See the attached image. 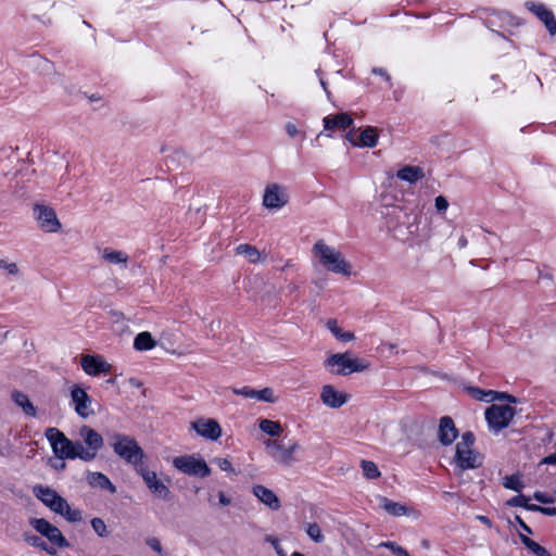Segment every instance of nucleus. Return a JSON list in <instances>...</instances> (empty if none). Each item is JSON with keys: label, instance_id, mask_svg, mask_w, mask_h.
<instances>
[{"label": "nucleus", "instance_id": "1", "mask_svg": "<svg viewBox=\"0 0 556 556\" xmlns=\"http://www.w3.org/2000/svg\"><path fill=\"white\" fill-rule=\"evenodd\" d=\"M34 493L46 506L68 521L76 522L81 520L80 510L72 509L67 501L49 486L36 485Z\"/></svg>", "mask_w": 556, "mask_h": 556}, {"label": "nucleus", "instance_id": "2", "mask_svg": "<svg viewBox=\"0 0 556 556\" xmlns=\"http://www.w3.org/2000/svg\"><path fill=\"white\" fill-rule=\"evenodd\" d=\"M313 252L326 269L344 276L351 275V266L342 257L341 253L325 244L321 240L314 244Z\"/></svg>", "mask_w": 556, "mask_h": 556}, {"label": "nucleus", "instance_id": "3", "mask_svg": "<svg viewBox=\"0 0 556 556\" xmlns=\"http://www.w3.org/2000/svg\"><path fill=\"white\" fill-rule=\"evenodd\" d=\"M46 438L50 442L54 455L64 459L79 458L81 453L79 452L80 441H72L56 428H48L45 432Z\"/></svg>", "mask_w": 556, "mask_h": 556}, {"label": "nucleus", "instance_id": "4", "mask_svg": "<svg viewBox=\"0 0 556 556\" xmlns=\"http://www.w3.org/2000/svg\"><path fill=\"white\" fill-rule=\"evenodd\" d=\"M111 445L121 458L137 468L141 466L143 452L135 439L125 434L113 433L111 435Z\"/></svg>", "mask_w": 556, "mask_h": 556}, {"label": "nucleus", "instance_id": "5", "mask_svg": "<svg viewBox=\"0 0 556 556\" xmlns=\"http://www.w3.org/2000/svg\"><path fill=\"white\" fill-rule=\"evenodd\" d=\"M266 453L278 464L291 466L296 459L294 453L300 448L296 441H289L285 444L277 439H267L265 442Z\"/></svg>", "mask_w": 556, "mask_h": 556}, {"label": "nucleus", "instance_id": "6", "mask_svg": "<svg viewBox=\"0 0 556 556\" xmlns=\"http://www.w3.org/2000/svg\"><path fill=\"white\" fill-rule=\"evenodd\" d=\"M479 17L489 29L496 33L497 36L502 38H505V36L503 33L498 31L497 28L509 30V28L517 27L519 25V22L515 16L504 11L483 10Z\"/></svg>", "mask_w": 556, "mask_h": 556}, {"label": "nucleus", "instance_id": "7", "mask_svg": "<svg viewBox=\"0 0 556 556\" xmlns=\"http://www.w3.org/2000/svg\"><path fill=\"white\" fill-rule=\"evenodd\" d=\"M328 366H338L334 371L337 375L346 376L352 372H361L369 367L368 362L361 358H351L349 353L332 354L327 359Z\"/></svg>", "mask_w": 556, "mask_h": 556}, {"label": "nucleus", "instance_id": "8", "mask_svg": "<svg viewBox=\"0 0 556 556\" xmlns=\"http://www.w3.org/2000/svg\"><path fill=\"white\" fill-rule=\"evenodd\" d=\"M30 526L49 541V546L64 548L70 545L60 529L43 518H31Z\"/></svg>", "mask_w": 556, "mask_h": 556}, {"label": "nucleus", "instance_id": "9", "mask_svg": "<svg viewBox=\"0 0 556 556\" xmlns=\"http://www.w3.org/2000/svg\"><path fill=\"white\" fill-rule=\"evenodd\" d=\"M514 416L515 409L509 405L492 404L485 410L488 425L495 432L508 427Z\"/></svg>", "mask_w": 556, "mask_h": 556}, {"label": "nucleus", "instance_id": "10", "mask_svg": "<svg viewBox=\"0 0 556 556\" xmlns=\"http://www.w3.org/2000/svg\"><path fill=\"white\" fill-rule=\"evenodd\" d=\"M79 437L87 445V447H84L83 443L80 442V447L78 448L81 453L80 459L90 462L96 457L98 451L102 447L103 439L100 433L88 426H83L79 429Z\"/></svg>", "mask_w": 556, "mask_h": 556}, {"label": "nucleus", "instance_id": "11", "mask_svg": "<svg viewBox=\"0 0 556 556\" xmlns=\"http://www.w3.org/2000/svg\"><path fill=\"white\" fill-rule=\"evenodd\" d=\"M173 465L179 471L189 476L207 477L211 473V469L206 463L202 459L195 458L192 455L175 457Z\"/></svg>", "mask_w": 556, "mask_h": 556}, {"label": "nucleus", "instance_id": "12", "mask_svg": "<svg viewBox=\"0 0 556 556\" xmlns=\"http://www.w3.org/2000/svg\"><path fill=\"white\" fill-rule=\"evenodd\" d=\"M391 218L396 220V225L394 228L401 230V227L406 228L407 235H414L418 231V224L420 219V215L416 211H407L402 207L393 208L392 213L389 214Z\"/></svg>", "mask_w": 556, "mask_h": 556}, {"label": "nucleus", "instance_id": "13", "mask_svg": "<svg viewBox=\"0 0 556 556\" xmlns=\"http://www.w3.org/2000/svg\"><path fill=\"white\" fill-rule=\"evenodd\" d=\"M287 189L278 184H269L266 186L263 195V205L267 208L279 210L288 203Z\"/></svg>", "mask_w": 556, "mask_h": 556}, {"label": "nucleus", "instance_id": "14", "mask_svg": "<svg viewBox=\"0 0 556 556\" xmlns=\"http://www.w3.org/2000/svg\"><path fill=\"white\" fill-rule=\"evenodd\" d=\"M345 139L355 147L374 148L378 142V131L372 126L365 127L359 134L353 128L345 135Z\"/></svg>", "mask_w": 556, "mask_h": 556}, {"label": "nucleus", "instance_id": "15", "mask_svg": "<svg viewBox=\"0 0 556 556\" xmlns=\"http://www.w3.org/2000/svg\"><path fill=\"white\" fill-rule=\"evenodd\" d=\"M34 214L45 231L55 232L60 229L61 224L56 218L55 212L48 206L36 204L34 206Z\"/></svg>", "mask_w": 556, "mask_h": 556}, {"label": "nucleus", "instance_id": "16", "mask_svg": "<svg viewBox=\"0 0 556 556\" xmlns=\"http://www.w3.org/2000/svg\"><path fill=\"white\" fill-rule=\"evenodd\" d=\"M138 472L142 477L144 483L149 488V490L162 500H169L170 491L168 488L157 479V476L154 471H151L147 468L140 466L137 468Z\"/></svg>", "mask_w": 556, "mask_h": 556}, {"label": "nucleus", "instance_id": "17", "mask_svg": "<svg viewBox=\"0 0 556 556\" xmlns=\"http://www.w3.org/2000/svg\"><path fill=\"white\" fill-rule=\"evenodd\" d=\"M71 399L75 412L83 418H87L93 412L91 409V400L87 392L79 386H74L71 390Z\"/></svg>", "mask_w": 556, "mask_h": 556}, {"label": "nucleus", "instance_id": "18", "mask_svg": "<svg viewBox=\"0 0 556 556\" xmlns=\"http://www.w3.org/2000/svg\"><path fill=\"white\" fill-rule=\"evenodd\" d=\"M526 7L545 25L552 36L556 34V18L549 9H547L543 3H535L531 1L527 2Z\"/></svg>", "mask_w": 556, "mask_h": 556}, {"label": "nucleus", "instance_id": "19", "mask_svg": "<svg viewBox=\"0 0 556 556\" xmlns=\"http://www.w3.org/2000/svg\"><path fill=\"white\" fill-rule=\"evenodd\" d=\"M197 433L208 440H217L222 435V428L215 419L200 418L192 422Z\"/></svg>", "mask_w": 556, "mask_h": 556}, {"label": "nucleus", "instance_id": "20", "mask_svg": "<svg viewBox=\"0 0 556 556\" xmlns=\"http://www.w3.org/2000/svg\"><path fill=\"white\" fill-rule=\"evenodd\" d=\"M83 369L91 376H97L101 372H109L111 365L106 363L101 356L83 355L81 357Z\"/></svg>", "mask_w": 556, "mask_h": 556}, {"label": "nucleus", "instance_id": "21", "mask_svg": "<svg viewBox=\"0 0 556 556\" xmlns=\"http://www.w3.org/2000/svg\"><path fill=\"white\" fill-rule=\"evenodd\" d=\"M458 435V430L455 427L453 419L444 416L440 419L438 438L443 445H450Z\"/></svg>", "mask_w": 556, "mask_h": 556}, {"label": "nucleus", "instance_id": "22", "mask_svg": "<svg viewBox=\"0 0 556 556\" xmlns=\"http://www.w3.org/2000/svg\"><path fill=\"white\" fill-rule=\"evenodd\" d=\"M320 397L323 403L331 408L341 407L346 402V395L337 391L330 384L323 387Z\"/></svg>", "mask_w": 556, "mask_h": 556}, {"label": "nucleus", "instance_id": "23", "mask_svg": "<svg viewBox=\"0 0 556 556\" xmlns=\"http://www.w3.org/2000/svg\"><path fill=\"white\" fill-rule=\"evenodd\" d=\"M472 446L462 447L456 445V462L462 469H470L479 466L478 457L471 450Z\"/></svg>", "mask_w": 556, "mask_h": 556}, {"label": "nucleus", "instance_id": "24", "mask_svg": "<svg viewBox=\"0 0 556 556\" xmlns=\"http://www.w3.org/2000/svg\"><path fill=\"white\" fill-rule=\"evenodd\" d=\"M323 122L325 130H333L336 128L344 130L353 125V118L346 113L328 115L324 117Z\"/></svg>", "mask_w": 556, "mask_h": 556}, {"label": "nucleus", "instance_id": "25", "mask_svg": "<svg viewBox=\"0 0 556 556\" xmlns=\"http://www.w3.org/2000/svg\"><path fill=\"white\" fill-rule=\"evenodd\" d=\"M252 493L270 509L277 510L280 508V501L277 495L264 485L253 486Z\"/></svg>", "mask_w": 556, "mask_h": 556}, {"label": "nucleus", "instance_id": "26", "mask_svg": "<svg viewBox=\"0 0 556 556\" xmlns=\"http://www.w3.org/2000/svg\"><path fill=\"white\" fill-rule=\"evenodd\" d=\"M23 538L28 545L40 548L41 551L47 552L49 555L54 556L58 553L56 548H54L53 546H49L48 543H46L40 536L34 533L25 532L23 534Z\"/></svg>", "mask_w": 556, "mask_h": 556}, {"label": "nucleus", "instance_id": "27", "mask_svg": "<svg viewBox=\"0 0 556 556\" xmlns=\"http://www.w3.org/2000/svg\"><path fill=\"white\" fill-rule=\"evenodd\" d=\"M12 400L14 401V403L17 406H20L24 410V413L26 415H29V416L36 415V408L25 393H23L21 391H14L12 393Z\"/></svg>", "mask_w": 556, "mask_h": 556}, {"label": "nucleus", "instance_id": "28", "mask_svg": "<svg viewBox=\"0 0 556 556\" xmlns=\"http://www.w3.org/2000/svg\"><path fill=\"white\" fill-rule=\"evenodd\" d=\"M89 484L94 488H100L102 490H110L111 493H114L115 486L111 483L109 478L101 472H92L88 477Z\"/></svg>", "mask_w": 556, "mask_h": 556}, {"label": "nucleus", "instance_id": "29", "mask_svg": "<svg viewBox=\"0 0 556 556\" xmlns=\"http://www.w3.org/2000/svg\"><path fill=\"white\" fill-rule=\"evenodd\" d=\"M379 506L392 516H403L407 513L406 506L396 502H392L387 497L379 498Z\"/></svg>", "mask_w": 556, "mask_h": 556}, {"label": "nucleus", "instance_id": "30", "mask_svg": "<svg viewBox=\"0 0 556 556\" xmlns=\"http://www.w3.org/2000/svg\"><path fill=\"white\" fill-rule=\"evenodd\" d=\"M397 177L408 182H416L424 177L422 169L418 166H404L397 172Z\"/></svg>", "mask_w": 556, "mask_h": 556}, {"label": "nucleus", "instance_id": "31", "mask_svg": "<svg viewBox=\"0 0 556 556\" xmlns=\"http://www.w3.org/2000/svg\"><path fill=\"white\" fill-rule=\"evenodd\" d=\"M155 346V341L148 331L140 332L134 340V348L138 351H148Z\"/></svg>", "mask_w": 556, "mask_h": 556}, {"label": "nucleus", "instance_id": "32", "mask_svg": "<svg viewBox=\"0 0 556 556\" xmlns=\"http://www.w3.org/2000/svg\"><path fill=\"white\" fill-rule=\"evenodd\" d=\"M101 253L103 260L111 264H126L128 261V255L122 251L105 248Z\"/></svg>", "mask_w": 556, "mask_h": 556}, {"label": "nucleus", "instance_id": "33", "mask_svg": "<svg viewBox=\"0 0 556 556\" xmlns=\"http://www.w3.org/2000/svg\"><path fill=\"white\" fill-rule=\"evenodd\" d=\"M520 541L522 544L535 556H552L551 553L529 536L520 533Z\"/></svg>", "mask_w": 556, "mask_h": 556}, {"label": "nucleus", "instance_id": "34", "mask_svg": "<svg viewBox=\"0 0 556 556\" xmlns=\"http://www.w3.org/2000/svg\"><path fill=\"white\" fill-rule=\"evenodd\" d=\"M466 391L468 392V394L478 400V401H483V402H492L494 401V391L493 390H482L480 388H477V387H468L466 388Z\"/></svg>", "mask_w": 556, "mask_h": 556}, {"label": "nucleus", "instance_id": "35", "mask_svg": "<svg viewBox=\"0 0 556 556\" xmlns=\"http://www.w3.org/2000/svg\"><path fill=\"white\" fill-rule=\"evenodd\" d=\"M328 329L331 331V333L339 340L343 342H348L354 339V334L350 331H343L338 325L337 320L330 319L327 323Z\"/></svg>", "mask_w": 556, "mask_h": 556}, {"label": "nucleus", "instance_id": "36", "mask_svg": "<svg viewBox=\"0 0 556 556\" xmlns=\"http://www.w3.org/2000/svg\"><path fill=\"white\" fill-rule=\"evenodd\" d=\"M260 429L270 437H279L282 431L281 425L278 421L269 419H261Z\"/></svg>", "mask_w": 556, "mask_h": 556}, {"label": "nucleus", "instance_id": "37", "mask_svg": "<svg viewBox=\"0 0 556 556\" xmlns=\"http://www.w3.org/2000/svg\"><path fill=\"white\" fill-rule=\"evenodd\" d=\"M238 254H243L251 263H256L261 260L260 251L252 245L249 244H240L237 248Z\"/></svg>", "mask_w": 556, "mask_h": 556}, {"label": "nucleus", "instance_id": "38", "mask_svg": "<svg viewBox=\"0 0 556 556\" xmlns=\"http://www.w3.org/2000/svg\"><path fill=\"white\" fill-rule=\"evenodd\" d=\"M361 466L366 478L376 479L380 476V471L374 462L362 460Z\"/></svg>", "mask_w": 556, "mask_h": 556}, {"label": "nucleus", "instance_id": "39", "mask_svg": "<svg viewBox=\"0 0 556 556\" xmlns=\"http://www.w3.org/2000/svg\"><path fill=\"white\" fill-rule=\"evenodd\" d=\"M91 527L99 536L105 538L109 535L106 525L101 518H93L91 520Z\"/></svg>", "mask_w": 556, "mask_h": 556}, {"label": "nucleus", "instance_id": "40", "mask_svg": "<svg viewBox=\"0 0 556 556\" xmlns=\"http://www.w3.org/2000/svg\"><path fill=\"white\" fill-rule=\"evenodd\" d=\"M306 533L315 542H321L324 540V535L317 523H309L306 528Z\"/></svg>", "mask_w": 556, "mask_h": 556}, {"label": "nucleus", "instance_id": "41", "mask_svg": "<svg viewBox=\"0 0 556 556\" xmlns=\"http://www.w3.org/2000/svg\"><path fill=\"white\" fill-rule=\"evenodd\" d=\"M504 486L516 492H520L523 488V484L518 477L510 476L505 478Z\"/></svg>", "mask_w": 556, "mask_h": 556}, {"label": "nucleus", "instance_id": "42", "mask_svg": "<svg viewBox=\"0 0 556 556\" xmlns=\"http://www.w3.org/2000/svg\"><path fill=\"white\" fill-rule=\"evenodd\" d=\"M255 400L268 403L275 402L273 390L269 388H265L260 391L256 390Z\"/></svg>", "mask_w": 556, "mask_h": 556}, {"label": "nucleus", "instance_id": "43", "mask_svg": "<svg viewBox=\"0 0 556 556\" xmlns=\"http://www.w3.org/2000/svg\"><path fill=\"white\" fill-rule=\"evenodd\" d=\"M285 130L288 134V136L291 138L301 137V140L305 139V132L299 130L296 125L293 123H290V122L287 123L285 125Z\"/></svg>", "mask_w": 556, "mask_h": 556}, {"label": "nucleus", "instance_id": "44", "mask_svg": "<svg viewBox=\"0 0 556 556\" xmlns=\"http://www.w3.org/2000/svg\"><path fill=\"white\" fill-rule=\"evenodd\" d=\"M232 392L237 395H242L247 399H255L256 390L251 387L233 388Z\"/></svg>", "mask_w": 556, "mask_h": 556}, {"label": "nucleus", "instance_id": "45", "mask_svg": "<svg viewBox=\"0 0 556 556\" xmlns=\"http://www.w3.org/2000/svg\"><path fill=\"white\" fill-rule=\"evenodd\" d=\"M475 443V435L472 432L467 431L462 435V440L457 443V445L462 447L472 446Z\"/></svg>", "mask_w": 556, "mask_h": 556}, {"label": "nucleus", "instance_id": "46", "mask_svg": "<svg viewBox=\"0 0 556 556\" xmlns=\"http://www.w3.org/2000/svg\"><path fill=\"white\" fill-rule=\"evenodd\" d=\"M146 544L152 548L153 551H155L157 554H160L161 556H163V548H162V545H161V542L159 541V539L156 538H148L146 540Z\"/></svg>", "mask_w": 556, "mask_h": 556}, {"label": "nucleus", "instance_id": "47", "mask_svg": "<svg viewBox=\"0 0 556 556\" xmlns=\"http://www.w3.org/2000/svg\"><path fill=\"white\" fill-rule=\"evenodd\" d=\"M448 207V202L443 195H439L435 198V208L437 212L443 214Z\"/></svg>", "mask_w": 556, "mask_h": 556}, {"label": "nucleus", "instance_id": "48", "mask_svg": "<svg viewBox=\"0 0 556 556\" xmlns=\"http://www.w3.org/2000/svg\"><path fill=\"white\" fill-rule=\"evenodd\" d=\"M0 268L8 270L10 275H17L18 268L15 263H9L5 260H0Z\"/></svg>", "mask_w": 556, "mask_h": 556}, {"label": "nucleus", "instance_id": "49", "mask_svg": "<svg viewBox=\"0 0 556 556\" xmlns=\"http://www.w3.org/2000/svg\"><path fill=\"white\" fill-rule=\"evenodd\" d=\"M494 400L504 401L508 403H518V400L508 393L497 391H494Z\"/></svg>", "mask_w": 556, "mask_h": 556}, {"label": "nucleus", "instance_id": "50", "mask_svg": "<svg viewBox=\"0 0 556 556\" xmlns=\"http://www.w3.org/2000/svg\"><path fill=\"white\" fill-rule=\"evenodd\" d=\"M214 463L223 471H233L231 463L228 459H226V458H215Z\"/></svg>", "mask_w": 556, "mask_h": 556}, {"label": "nucleus", "instance_id": "51", "mask_svg": "<svg viewBox=\"0 0 556 556\" xmlns=\"http://www.w3.org/2000/svg\"><path fill=\"white\" fill-rule=\"evenodd\" d=\"M527 502H528V498H527L525 495H517V496L511 497V498L508 501V504H509L510 506H520V507H526Z\"/></svg>", "mask_w": 556, "mask_h": 556}, {"label": "nucleus", "instance_id": "52", "mask_svg": "<svg viewBox=\"0 0 556 556\" xmlns=\"http://www.w3.org/2000/svg\"><path fill=\"white\" fill-rule=\"evenodd\" d=\"M372 73L383 77L389 83V86L392 87L391 76L387 73V71L384 68L375 67V68H372Z\"/></svg>", "mask_w": 556, "mask_h": 556}, {"label": "nucleus", "instance_id": "53", "mask_svg": "<svg viewBox=\"0 0 556 556\" xmlns=\"http://www.w3.org/2000/svg\"><path fill=\"white\" fill-rule=\"evenodd\" d=\"M534 498L538 502L542 503V504L553 503V500L549 496H547V495H545L544 493H541V492H535L534 493Z\"/></svg>", "mask_w": 556, "mask_h": 556}, {"label": "nucleus", "instance_id": "54", "mask_svg": "<svg viewBox=\"0 0 556 556\" xmlns=\"http://www.w3.org/2000/svg\"><path fill=\"white\" fill-rule=\"evenodd\" d=\"M218 501H219V504L223 506H228L231 503L230 497L226 496V494L224 492L218 493Z\"/></svg>", "mask_w": 556, "mask_h": 556}, {"label": "nucleus", "instance_id": "55", "mask_svg": "<svg viewBox=\"0 0 556 556\" xmlns=\"http://www.w3.org/2000/svg\"><path fill=\"white\" fill-rule=\"evenodd\" d=\"M516 521L525 532L532 534V529L519 516H516Z\"/></svg>", "mask_w": 556, "mask_h": 556}, {"label": "nucleus", "instance_id": "56", "mask_svg": "<svg viewBox=\"0 0 556 556\" xmlns=\"http://www.w3.org/2000/svg\"><path fill=\"white\" fill-rule=\"evenodd\" d=\"M541 464H547V465H556V452L544 457L541 462Z\"/></svg>", "mask_w": 556, "mask_h": 556}, {"label": "nucleus", "instance_id": "57", "mask_svg": "<svg viewBox=\"0 0 556 556\" xmlns=\"http://www.w3.org/2000/svg\"><path fill=\"white\" fill-rule=\"evenodd\" d=\"M392 553L395 555V556H407L408 553L406 549H404L402 546H396Z\"/></svg>", "mask_w": 556, "mask_h": 556}, {"label": "nucleus", "instance_id": "58", "mask_svg": "<svg viewBox=\"0 0 556 556\" xmlns=\"http://www.w3.org/2000/svg\"><path fill=\"white\" fill-rule=\"evenodd\" d=\"M542 514L546 516H556V507H544V509H542Z\"/></svg>", "mask_w": 556, "mask_h": 556}, {"label": "nucleus", "instance_id": "59", "mask_svg": "<svg viewBox=\"0 0 556 556\" xmlns=\"http://www.w3.org/2000/svg\"><path fill=\"white\" fill-rule=\"evenodd\" d=\"M380 547H387L391 551H393L397 545L394 542L387 541L379 544Z\"/></svg>", "mask_w": 556, "mask_h": 556}, {"label": "nucleus", "instance_id": "60", "mask_svg": "<svg viewBox=\"0 0 556 556\" xmlns=\"http://www.w3.org/2000/svg\"><path fill=\"white\" fill-rule=\"evenodd\" d=\"M526 508L529 510H532V511H541V513H542V509H544V507H542V506H538L534 504H528V503L526 505Z\"/></svg>", "mask_w": 556, "mask_h": 556}, {"label": "nucleus", "instance_id": "61", "mask_svg": "<svg viewBox=\"0 0 556 556\" xmlns=\"http://www.w3.org/2000/svg\"><path fill=\"white\" fill-rule=\"evenodd\" d=\"M266 541L269 542L274 546V548H276V546L280 545L278 540L271 535L266 536Z\"/></svg>", "mask_w": 556, "mask_h": 556}, {"label": "nucleus", "instance_id": "62", "mask_svg": "<svg viewBox=\"0 0 556 556\" xmlns=\"http://www.w3.org/2000/svg\"><path fill=\"white\" fill-rule=\"evenodd\" d=\"M477 519L489 527L491 526V520L486 516L479 515L477 516Z\"/></svg>", "mask_w": 556, "mask_h": 556}, {"label": "nucleus", "instance_id": "63", "mask_svg": "<svg viewBox=\"0 0 556 556\" xmlns=\"http://www.w3.org/2000/svg\"><path fill=\"white\" fill-rule=\"evenodd\" d=\"M319 80H320V85H321V87L324 88V90H325V91H326V93H327L328 99H330V94H331V93H330V91H329V90H328V88H327V83L325 81V79H324L321 76L319 77Z\"/></svg>", "mask_w": 556, "mask_h": 556}, {"label": "nucleus", "instance_id": "64", "mask_svg": "<svg viewBox=\"0 0 556 556\" xmlns=\"http://www.w3.org/2000/svg\"><path fill=\"white\" fill-rule=\"evenodd\" d=\"M275 551L279 556H287V553L283 551V548L280 545L276 546Z\"/></svg>", "mask_w": 556, "mask_h": 556}]
</instances>
